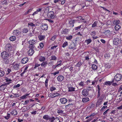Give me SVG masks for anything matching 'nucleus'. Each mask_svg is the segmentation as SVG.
<instances>
[{
  "instance_id": "obj_1",
  "label": "nucleus",
  "mask_w": 122,
  "mask_h": 122,
  "mask_svg": "<svg viewBox=\"0 0 122 122\" xmlns=\"http://www.w3.org/2000/svg\"><path fill=\"white\" fill-rule=\"evenodd\" d=\"M1 55L2 58L3 59L4 61L7 63L8 61V58L9 56L8 53L6 51L2 52L1 53Z\"/></svg>"
},
{
  "instance_id": "obj_2",
  "label": "nucleus",
  "mask_w": 122,
  "mask_h": 122,
  "mask_svg": "<svg viewBox=\"0 0 122 122\" xmlns=\"http://www.w3.org/2000/svg\"><path fill=\"white\" fill-rule=\"evenodd\" d=\"M47 15L49 18L51 19H53L56 17V16L54 14V12L52 11L49 12Z\"/></svg>"
},
{
  "instance_id": "obj_3",
  "label": "nucleus",
  "mask_w": 122,
  "mask_h": 122,
  "mask_svg": "<svg viewBox=\"0 0 122 122\" xmlns=\"http://www.w3.org/2000/svg\"><path fill=\"white\" fill-rule=\"evenodd\" d=\"M13 69L14 70H17L19 69L20 65L19 63L14 62L12 64Z\"/></svg>"
},
{
  "instance_id": "obj_4",
  "label": "nucleus",
  "mask_w": 122,
  "mask_h": 122,
  "mask_svg": "<svg viewBox=\"0 0 122 122\" xmlns=\"http://www.w3.org/2000/svg\"><path fill=\"white\" fill-rule=\"evenodd\" d=\"M122 78V76L121 74H117L114 77L115 80L117 81H120Z\"/></svg>"
},
{
  "instance_id": "obj_5",
  "label": "nucleus",
  "mask_w": 122,
  "mask_h": 122,
  "mask_svg": "<svg viewBox=\"0 0 122 122\" xmlns=\"http://www.w3.org/2000/svg\"><path fill=\"white\" fill-rule=\"evenodd\" d=\"M81 93L82 95L85 97H87L89 94L88 91L86 89H83Z\"/></svg>"
},
{
  "instance_id": "obj_6",
  "label": "nucleus",
  "mask_w": 122,
  "mask_h": 122,
  "mask_svg": "<svg viewBox=\"0 0 122 122\" xmlns=\"http://www.w3.org/2000/svg\"><path fill=\"white\" fill-rule=\"evenodd\" d=\"M5 49L6 51H10L12 49V46L10 44H6L5 46Z\"/></svg>"
},
{
  "instance_id": "obj_7",
  "label": "nucleus",
  "mask_w": 122,
  "mask_h": 122,
  "mask_svg": "<svg viewBox=\"0 0 122 122\" xmlns=\"http://www.w3.org/2000/svg\"><path fill=\"white\" fill-rule=\"evenodd\" d=\"M60 101L61 103L63 104H65L67 102V99L64 98H61Z\"/></svg>"
},
{
  "instance_id": "obj_8",
  "label": "nucleus",
  "mask_w": 122,
  "mask_h": 122,
  "mask_svg": "<svg viewBox=\"0 0 122 122\" xmlns=\"http://www.w3.org/2000/svg\"><path fill=\"white\" fill-rule=\"evenodd\" d=\"M41 27L42 30H46L48 28V25L46 24L43 23L41 26Z\"/></svg>"
},
{
  "instance_id": "obj_9",
  "label": "nucleus",
  "mask_w": 122,
  "mask_h": 122,
  "mask_svg": "<svg viewBox=\"0 0 122 122\" xmlns=\"http://www.w3.org/2000/svg\"><path fill=\"white\" fill-rule=\"evenodd\" d=\"M113 44L115 45H117L119 44V40L117 38H116L113 40Z\"/></svg>"
},
{
  "instance_id": "obj_10",
  "label": "nucleus",
  "mask_w": 122,
  "mask_h": 122,
  "mask_svg": "<svg viewBox=\"0 0 122 122\" xmlns=\"http://www.w3.org/2000/svg\"><path fill=\"white\" fill-rule=\"evenodd\" d=\"M28 61V59L27 57H25L23 58L21 61L22 64H25Z\"/></svg>"
},
{
  "instance_id": "obj_11",
  "label": "nucleus",
  "mask_w": 122,
  "mask_h": 122,
  "mask_svg": "<svg viewBox=\"0 0 122 122\" xmlns=\"http://www.w3.org/2000/svg\"><path fill=\"white\" fill-rule=\"evenodd\" d=\"M64 79V77L62 75L58 76L57 78L58 81L59 82L62 81Z\"/></svg>"
},
{
  "instance_id": "obj_12",
  "label": "nucleus",
  "mask_w": 122,
  "mask_h": 122,
  "mask_svg": "<svg viewBox=\"0 0 122 122\" xmlns=\"http://www.w3.org/2000/svg\"><path fill=\"white\" fill-rule=\"evenodd\" d=\"M34 52V51L33 49H30L28 51V55L30 56L32 55Z\"/></svg>"
},
{
  "instance_id": "obj_13",
  "label": "nucleus",
  "mask_w": 122,
  "mask_h": 122,
  "mask_svg": "<svg viewBox=\"0 0 122 122\" xmlns=\"http://www.w3.org/2000/svg\"><path fill=\"white\" fill-rule=\"evenodd\" d=\"M75 47V45L74 42H72L69 46V48L71 49H72L74 48Z\"/></svg>"
},
{
  "instance_id": "obj_14",
  "label": "nucleus",
  "mask_w": 122,
  "mask_h": 122,
  "mask_svg": "<svg viewBox=\"0 0 122 122\" xmlns=\"http://www.w3.org/2000/svg\"><path fill=\"white\" fill-rule=\"evenodd\" d=\"M20 32L18 30H16L13 31V34L15 35L18 36L20 34Z\"/></svg>"
},
{
  "instance_id": "obj_15",
  "label": "nucleus",
  "mask_w": 122,
  "mask_h": 122,
  "mask_svg": "<svg viewBox=\"0 0 122 122\" xmlns=\"http://www.w3.org/2000/svg\"><path fill=\"white\" fill-rule=\"evenodd\" d=\"M114 82V80H113L111 81H106L105 83V85H110L112 84Z\"/></svg>"
},
{
  "instance_id": "obj_16",
  "label": "nucleus",
  "mask_w": 122,
  "mask_h": 122,
  "mask_svg": "<svg viewBox=\"0 0 122 122\" xmlns=\"http://www.w3.org/2000/svg\"><path fill=\"white\" fill-rule=\"evenodd\" d=\"M6 84H2L0 86V90H4L5 88V86Z\"/></svg>"
},
{
  "instance_id": "obj_17",
  "label": "nucleus",
  "mask_w": 122,
  "mask_h": 122,
  "mask_svg": "<svg viewBox=\"0 0 122 122\" xmlns=\"http://www.w3.org/2000/svg\"><path fill=\"white\" fill-rule=\"evenodd\" d=\"M89 101V99L88 97H84L82 98V101L83 102H86Z\"/></svg>"
},
{
  "instance_id": "obj_18",
  "label": "nucleus",
  "mask_w": 122,
  "mask_h": 122,
  "mask_svg": "<svg viewBox=\"0 0 122 122\" xmlns=\"http://www.w3.org/2000/svg\"><path fill=\"white\" fill-rule=\"evenodd\" d=\"M75 22V20H71L69 21V23L71 25L70 26L73 27L74 26V24Z\"/></svg>"
},
{
  "instance_id": "obj_19",
  "label": "nucleus",
  "mask_w": 122,
  "mask_h": 122,
  "mask_svg": "<svg viewBox=\"0 0 122 122\" xmlns=\"http://www.w3.org/2000/svg\"><path fill=\"white\" fill-rule=\"evenodd\" d=\"M77 21H80L82 22H83L84 23H86V21L85 20L81 18V17H79L78 18V19Z\"/></svg>"
},
{
  "instance_id": "obj_20",
  "label": "nucleus",
  "mask_w": 122,
  "mask_h": 122,
  "mask_svg": "<svg viewBox=\"0 0 122 122\" xmlns=\"http://www.w3.org/2000/svg\"><path fill=\"white\" fill-rule=\"evenodd\" d=\"M57 57L54 55H52L50 57V61H56L57 59Z\"/></svg>"
},
{
  "instance_id": "obj_21",
  "label": "nucleus",
  "mask_w": 122,
  "mask_h": 122,
  "mask_svg": "<svg viewBox=\"0 0 122 122\" xmlns=\"http://www.w3.org/2000/svg\"><path fill=\"white\" fill-rule=\"evenodd\" d=\"M68 91L69 92H72L75 91V88L72 87H70L69 86H68Z\"/></svg>"
},
{
  "instance_id": "obj_22",
  "label": "nucleus",
  "mask_w": 122,
  "mask_h": 122,
  "mask_svg": "<svg viewBox=\"0 0 122 122\" xmlns=\"http://www.w3.org/2000/svg\"><path fill=\"white\" fill-rule=\"evenodd\" d=\"M45 58L44 56H41L39 58V60L41 62H43L45 61Z\"/></svg>"
},
{
  "instance_id": "obj_23",
  "label": "nucleus",
  "mask_w": 122,
  "mask_h": 122,
  "mask_svg": "<svg viewBox=\"0 0 122 122\" xmlns=\"http://www.w3.org/2000/svg\"><path fill=\"white\" fill-rule=\"evenodd\" d=\"M11 114L13 115H16L17 114V112L16 110H12L11 112Z\"/></svg>"
},
{
  "instance_id": "obj_24",
  "label": "nucleus",
  "mask_w": 122,
  "mask_h": 122,
  "mask_svg": "<svg viewBox=\"0 0 122 122\" xmlns=\"http://www.w3.org/2000/svg\"><path fill=\"white\" fill-rule=\"evenodd\" d=\"M105 58L107 59H108L110 58V55L109 53H106L104 55Z\"/></svg>"
},
{
  "instance_id": "obj_25",
  "label": "nucleus",
  "mask_w": 122,
  "mask_h": 122,
  "mask_svg": "<svg viewBox=\"0 0 122 122\" xmlns=\"http://www.w3.org/2000/svg\"><path fill=\"white\" fill-rule=\"evenodd\" d=\"M47 64L48 63L46 61H44L41 64V65L42 67H45L46 66Z\"/></svg>"
},
{
  "instance_id": "obj_26",
  "label": "nucleus",
  "mask_w": 122,
  "mask_h": 122,
  "mask_svg": "<svg viewBox=\"0 0 122 122\" xmlns=\"http://www.w3.org/2000/svg\"><path fill=\"white\" fill-rule=\"evenodd\" d=\"M120 22V21L118 20H116L115 19H114L113 21V24L115 25H118V24Z\"/></svg>"
},
{
  "instance_id": "obj_27",
  "label": "nucleus",
  "mask_w": 122,
  "mask_h": 122,
  "mask_svg": "<svg viewBox=\"0 0 122 122\" xmlns=\"http://www.w3.org/2000/svg\"><path fill=\"white\" fill-rule=\"evenodd\" d=\"M16 39V37L14 36H12L10 37L9 38L10 40L12 41H15Z\"/></svg>"
},
{
  "instance_id": "obj_28",
  "label": "nucleus",
  "mask_w": 122,
  "mask_h": 122,
  "mask_svg": "<svg viewBox=\"0 0 122 122\" xmlns=\"http://www.w3.org/2000/svg\"><path fill=\"white\" fill-rule=\"evenodd\" d=\"M50 117L48 115H45L43 116V118L45 120H48L49 119Z\"/></svg>"
},
{
  "instance_id": "obj_29",
  "label": "nucleus",
  "mask_w": 122,
  "mask_h": 122,
  "mask_svg": "<svg viewBox=\"0 0 122 122\" xmlns=\"http://www.w3.org/2000/svg\"><path fill=\"white\" fill-rule=\"evenodd\" d=\"M30 94H25L24 95L22 96L21 97H20V98L21 99H26V98L27 97H26L27 96L29 95Z\"/></svg>"
},
{
  "instance_id": "obj_30",
  "label": "nucleus",
  "mask_w": 122,
  "mask_h": 122,
  "mask_svg": "<svg viewBox=\"0 0 122 122\" xmlns=\"http://www.w3.org/2000/svg\"><path fill=\"white\" fill-rule=\"evenodd\" d=\"M105 34L107 36H109L110 35V31L109 30H107L105 32Z\"/></svg>"
},
{
  "instance_id": "obj_31",
  "label": "nucleus",
  "mask_w": 122,
  "mask_h": 122,
  "mask_svg": "<svg viewBox=\"0 0 122 122\" xmlns=\"http://www.w3.org/2000/svg\"><path fill=\"white\" fill-rule=\"evenodd\" d=\"M121 28V27L118 25H116L115 27V28L116 30H118Z\"/></svg>"
},
{
  "instance_id": "obj_32",
  "label": "nucleus",
  "mask_w": 122,
  "mask_h": 122,
  "mask_svg": "<svg viewBox=\"0 0 122 122\" xmlns=\"http://www.w3.org/2000/svg\"><path fill=\"white\" fill-rule=\"evenodd\" d=\"M29 43L30 45H34L36 42L34 41L33 40H30L29 41Z\"/></svg>"
},
{
  "instance_id": "obj_33",
  "label": "nucleus",
  "mask_w": 122,
  "mask_h": 122,
  "mask_svg": "<svg viewBox=\"0 0 122 122\" xmlns=\"http://www.w3.org/2000/svg\"><path fill=\"white\" fill-rule=\"evenodd\" d=\"M38 38L40 41L43 40L45 38L44 36L40 35L39 36Z\"/></svg>"
},
{
  "instance_id": "obj_34",
  "label": "nucleus",
  "mask_w": 122,
  "mask_h": 122,
  "mask_svg": "<svg viewBox=\"0 0 122 122\" xmlns=\"http://www.w3.org/2000/svg\"><path fill=\"white\" fill-rule=\"evenodd\" d=\"M55 118L53 117H50V118L49 119V120L51 122H53L54 121Z\"/></svg>"
},
{
  "instance_id": "obj_35",
  "label": "nucleus",
  "mask_w": 122,
  "mask_h": 122,
  "mask_svg": "<svg viewBox=\"0 0 122 122\" xmlns=\"http://www.w3.org/2000/svg\"><path fill=\"white\" fill-rule=\"evenodd\" d=\"M97 66L96 65L93 64L92 65V68L93 70H96L97 69Z\"/></svg>"
},
{
  "instance_id": "obj_36",
  "label": "nucleus",
  "mask_w": 122,
  "mask_h": 122,
  "mask_svg": "<svg viewBox=\"0 0 122 122\" xmlns=\"http://www.w3.org/2000/svg\"><path fill=\"white\" fill-rule=\"evenodd\" d=\"M79 85L80 86H84L85 84L84 81H81L79 84Z\"/></svg>"
},
{
  "instance_id": "obj_37",
  "label": "nucleus",
  "mask_w": 122,
  "mask_h": 122,
  "mask_svg": "<svg viewBox=\"0 0 122 122\" xmlns=\"http://www.w3.org/2000/svg\"><path fill=\"white\" fill-rule=\"evenodd\" d=\"M98 22L97 21H95L94 23L92 24V27H95L96 26Z\"/></svg>"
},
{
  "instance_id": "obj_38",
  "label": "nucleus",
  "mask_w": 122,
  "mask_h": 122,
  "mask_svg": "<svg viewBox=\"0 0 122 122\" xmlns=\"http://www.w3.org/2000/svg\"><path fill=\"white\" fill-rule=\"evenodd\" d=\"M103 101V100L99 98L98 100V104L99 105L101 104Z\"/></svg>"
},
{
  "instance_id": "obj_39",
  "label": "nucleus",
  "mask_w": 122,
  "mask_h": 122,
  "mask_svg": "<svg viewBox=\"0 0 122 122\" xmlns=\"http://www.w3.org/2000/svg\"><path fill=\"white\" fill-rule=\"evenodd\" d=\"M10 116V115L9 113H7L6 116L5 117H4L7 120L8 119Z\"/></svg>"
},
{
  "instance_id": "obj_40",
  "label": "nucleus",
  "mask_w": 122,
  "mask_h": 122,
  "mask_svg": "<svg viewBox=\"0 0 122 122\" xmlns=\"http://www.w3.org/2000/svg\"><path fill=\"white\" fill-rule=\"evenodd\" d=\"M5 73L4 71L2 70L0 71V76H3L4 75Z\"/></svg>"
},
{
  "instance_id": "obj_41",
  "label": "nucleus",
  "mask_w": 122,
  "mask_h": 122,
  "mask_svg": "<svg viewBox=\"0 0 122 122\" xmlns=\"http://www.w3.org/2000/svg\"><path fill=\"white\" fill-rule=\"evenodd\" d=\"M97 91H100L102 87H100L99 85H97Z\"/></svg>"
},
{
  "instance_id": "obj_42",
  "label": "nucleus",
  "mask_w": 122,
  "mask_h": 122,
  "mask_svg": "<svg viewBox=\"0 0 122 122\" xmlns=\"http://www.w3.org/2000/svg\"><path fill=\"white\" fill-rule=\"evenodd\" d=\"M68 45V42L67 41L65 42L63 44L62 47L64 48Z\"/></svg>"
},
{
  "instance_id": "obj_43",
  "label": "nucleus",
  "mask_w": 122,
  "mask_h": 122,
  "mask_svg": "<svg viewBox=\"0 0 122 122\" xmlns=\"http://www.w3.org/2000/svg\"><path fill=\"white\" fill-rule=\"evenodd\" d=\"M72 36L71 35H70L66 37V39L67 40H70L72 39Z\"/></svg>"
},
{
  "instance_id": "obj_44",
  "label": "nucleus",
  "mask_w": 122,
  "mask_h": 122,
  "mask_svg": "<svg viewBox=\"0 0 122 122\" xmlns=\"http://www.w3.org/2000/svg\"><path fill=\"white\" fill-rule=\"evenodd\" d=\"M105 97L104 95L103 94H102L101 96H100L99 98L103 100L104 98Z\"/></svg>"
},
{
  "instance_id": "obj_45",
  "label": "nucleus",
  "mask_w": 122,
  "mask_h": 122,
  "mask_svg": "<svg viewBox=\"0 0 122 122\" xmlns=\"http://www.w3.org/2000/svg\"><path fill=\"white\" fill-rule=\"evenodd\" d=\"M23 32L24 33H26L28 31V29L25 28L23 30Z\"/></svg>"
},
{
  "instance_id": "obj_46",
  "label": "nucleus",
  "mask_w": 122,
  "mask_h": 122,
  "mask_svg": "<svg viewBox=\"0 0 122 122\" xmlns=\"http://www.w3.org/2000/svg\"><path fill=\"white\" fill-rule=\"evenodd\" d=\"M53 122H61L58 117H56Z\"/></svg>"
},
{
  "instance_id": "obj_47",
  "label": "nucleus",
  "mask_w": 122,
  "mask_h": 122,
  "mask_svg": "<svg viewBox=\"0 0 122 122\" xmlns=\"http://www.w3.org/2000/svg\"><path fill=\"white\" fill-rule=\"evenodd\" d=\"M92 41V40L90 39H89L86 40V42L87 44L90 43Z\"/></svg>"
},
{
  "instance_id": "obj_48",
  "label": "nucleus",
  "mask_w": 122,
  "mask_h": 122,
  "mask_svg": "<svg viewBox=\"0 0 122 122\" xmlns=\"http://www.w3.org/2000/svg\"><path fill=\"white\" fill-rule=\"evenodd\" d=\"M63 32V34H67L68 32V30L67 29H65L64 30Z\"/></svg>"
},
{
  "instance_id": "obj_49",
  "label": "nucleus",
  "mask_w": 122,
  "mask_h": 122,
  "mask_svg": "<svg viewBox=\"0 0 122 122\" xmlns=\"http://www.w3.org/2000/svg\"><path fill=\"white\" fill-rule=\"evenodd\" d=\"M56 35H54L52 37L51 40L52 41H54L56 38Z\"/></svg>"
},
{
  "instance_id": "obj_50",
  "label": "nucleus",
  "mask_w": 122,
  "mask_h": 122,
  "mask_svg": "<svg viewBox=\"0 0 122 122\" xmlns=\"http://www.w3.org/2000/svg\"><path fill=\"white\" fill-rule=\"evenodd\" d=\"M56 89V88L52 86L50 88V90L51 91H53L55 90Z\"/></svg>"
},
{
  "instance_id": "obj_51",
  "label": "nucleus",
  "mask_w": 122,
  "mask_h": 122,
  "mask_svg": "<svg viewBox=\"0 0 122 122\" xmlns=\"http://www.w3.org/2000/svg\"><path fill=\"white\" fill-rule=\"evenodd\" d=\"M62 61H58L56 64V65H57V66H59L61 63Z\"/></svg>"
},
{
  "instance_id": "obj_52",
  "label": "nucleus",
  "mask_w": 122,
  "mask_h": 122,
  "mask_svg": "<svg viewBox=\"0 0 122 122\" xmlns=\"http://www.w3.org/2000/svg\"><path fill=\"white\" fill-rule=\"evenodd\" d=\"M29 47L30 49H33L35 47V46L34 45H29Z\"/></svg>"
},
{
  "instance_id": "obj_53",
  "label": "nucleus",
  "mask_w": 122,
  "mask_h": 122,
  "mask_svg": "<svg viewBox=\"0 0 122 122\" xmlns=\"http://www.w3.org/2000/svg\"><path fill=\"white\" fill-rule=\"evenodd\" d=\"M64 112V111L62 110H58L57 111V113H63Z\"/></svg>"
},
{
  "instance_id": "obj_54",
  "label": "nucleus",
  "mask_w": 122,
  "mask_h": 122,
  "mask_svg": "<svg viewBox=\"0 0 122 122\" xmlns=\"http://www.w3.org/2000/svg\"><path fill=\"white\" fill-rule=\"evenodd\" d=\"M7 71L8 72V73H7V74H8L10 73V72L11 71V70L9 68H8L7 69Z\"/></svg>"
},
{
  "instance_id": "obj_55",
  "label": "nucleus",
  "mask_w": 122,
  "mask_h": 122,
  "mask_svg": "<svg viewBox=\"0 0 122 122\" xmlns=\"http://www.w3.org/2000/svg\"><path fill=\"white\" fill-rule=\"evenodd\" d=\"M28 25L31 26H35V25L32 23H28Z\"/></svg>"
},
{
  "instance_id": "obj_56",
  "label": "nucleus",
  "mask_w": 122,
  "mask_h": 122,
  "mask_svg": "<svg viewBox=\"0 0 122 122\" xmlns=\"http://www.w3.org/2000/svg\"><path fill=\"white\" fill-rule=\"evenodd\" d=\"M29 100H27L24 103V105H25L26 104H27L29 102Z\"/></svg>"
},
{
  "instance_id": "obj_57",
  "label": "nucleus",
  "mask_w": 122,
  "mask_h": 122,
  "mask_svg": "<svg viewBox=\"0 0 122 122\" xmlns=\"http://www.w3.org/2000/svg\"><path fill=\"white\" fill-rule=\"evenodd\" d=\"M97 97L98 98L101 95V91H97Z\"/></svg>"
},
{
  "instance_id": "obj_58",
  "label": "nucleus",
  "mask_w": 122,
  "mask_h": 122,
  "mask_svg": "<svg viewBox=\"0 0 122 122\" xmlns=\"http://www.w3.org/2000/svg\"><path fill=\"white\" fill-rule=\"evenodd\" d=\"M54 94H53V93H51L49 95V97L52 98L54 97Z\"/></svg>"
},
{
  "instance_id": "obj_59",
  "label": "nucleus",
  "mask_w": 122,
  "mask_h": 122,
  "mask_svg": "<svg viewBox=\"0 0 122 122\" xmlns=\"http://www.w3.org/2000/svg\"><path fill=\"white\" fill-rule=\"evenodd\" d=\"M81 26L79 25L77 27L75 28L74 29L75 30H76L81 28Z\"/></svg>"
},
{
  "instance_id": "obj_60",
  "label": "nucleus",
  "mask_w": 122,
  "mask_h": 122,
  "mask_svg": "<svg viewBox=\"0 0 122 122\" xmlns=\"http://www.w3.org/2000/svg\"><path fill=\"white\" fill-rule=\"evenodd\" d=\"M14 95V97H18L19 96V94L18 93L14 94L13 93Z\"/></svg>"
},
{
  "instance_id": "obj_61",
  "label": "nucleus",
  "mask_w": 122,
  "mask_h": 122,
  "mask_svg": "<svg viewBox=\"0 0 122 122\" xmlns=\"http://www.w3.org/2000/svg\"><path fill=\"white\" fill-rule=\"evenodd\" d=\"M87 90L88 91H90L91 90H92V88L93 87H92L90 86H89L88 87H87Z\"/></svg>"
},
{
  "instance_id": "obj_62",
  "label": "nucleus",
  "mask_w": 122,
  "mask_h": 122,
  "mask_svg": "<svg viewBox=\"0 0 122 122\" xmlns=\"http://www.w3.org/2000/svg\"><path fill=\"white\" fill-rule=\"evenodd\" d=\"M46 20H47L49 22L53 23V21L52 20L50 19H47Z\"/></svg>"
},
{
  "instance_id": "obj_63",
  "label": "nucleus",
  "mask_w": 122,
  "mask_h": 122,
  "mask_svg": "<svg viewBox=\"0 0 122 122\" xmlns=\"http://www.w3.org/2000/svg\"><path fill=\"white\" fill-rule=\"evenodd\" d=\"M59 73V72L58 71L55 72L54 73H52V74H53L54 76H55L57 74H58Z\"/></svg>"
},
{
  "instance_id": "obj_64",
  "label": "nucleus",
  "mask_w": 122,
  "mask_h": 122,
  "mask_svg": "<svg viewBox=\"0 0 122 122\" xmlns=\"http://www.w3.org/2000/svg\"><path fill=\"white\" fill-rule=\"evenodd\" d=\"M20 86V85L19 84H18L14 86V88H15L16 87H19Z\"/></svg>"
}]
</instances>
